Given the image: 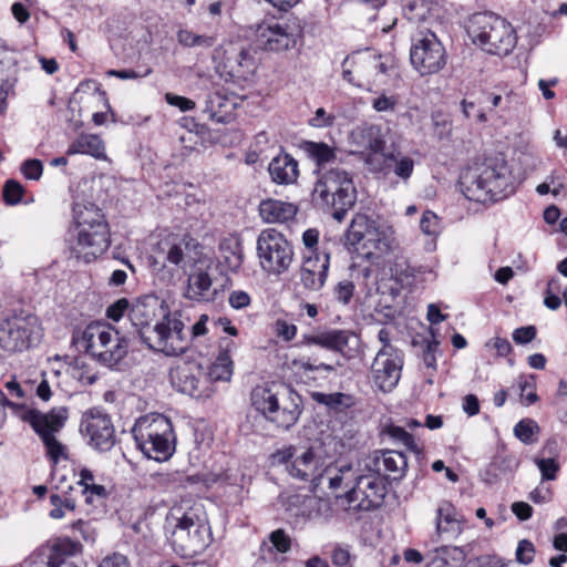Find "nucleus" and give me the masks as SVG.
<instances>
[{"label": "nucleus", "mask_w": 567, "mask_h": 567, "mask_svg": "<svg viewBox=\"0 0 567 567\" xmlns=\"http://www.w3.org/2000/svg\"><path fill=\"white\" fill-rule=\"evenodd\" d=\"M346 245L371 265H380L383 259L400 249L394 228L379 224L364 214H357L346 233Z\"/></svg>", "instance_id": "f257e3e1"}, {"label": "nucleus", "mask_w": 567, "mask_h": 567, "mask_svg": "<svg viewBox=\"0 0 567 567\" xmlns=\"http://www.w3.org/2000/svg\"><path fill=\"white\" fill-rule=\"evenodd\" d=\"M464 196L477 203H494L513 192L511 172L503 161L487 159L464 169L460 176Z\"/></svg>", "instance_id": "f03ea898"}, {"label": "nucleus", "mask_w": 567, "mask_h": 567, "mask_svg": "<svg viewBox=\"0 0 567 567\" xmlns=\"http://www.w3.org/2000/svg\"><path fill=\"white\" fill-rule=\"evenodd\" d=\"M73 343L99 363L112 368L128 352V339L113 326L94 321L72 336Z\"/></svg>", "instance_id": "7ed1b4c3"}, {"label": "nucleus", "mask_w": 567, "mask_h": 567, "mask_svg": "<svg viewBox=\"0 0 567 567\" xmlns=\"http://www.w3.org/2000/svg\"><path fill=\"white\" fill-rule=\"evenodd\" d=\"M78 234L70 244L74 258L89 264L110 247V229L101 209L94 205L76 206L74 209Z\"/></svg>", "instance_id": "20e7f679"}, {"label": "nucleus", "mask_w": 567, "mask_h": 567, "mask_svg": "<svg viewBox=\"0 0 567 567\" xmlns=\"http://www.w3.org/2000/svg\"><path fill=\"white\" fill-rule=\"evenodd\" d=\"M300 396L281 383L258 385L251 392V404L278 429L289 430L300 417Z\"/></svg>", "instance_id": "39448f33"}, {"label": "nucleus", "mask_w": 567, "mask_h": 567, "mask_svg": "<svg viewBox=\"0 0 567 567\" xmlns=\"http://www.w3.org/2000/svg\"><path fill=\"white\" fill-rule=\"evenodd\" d=\"M167 519L174 525L173 542L187 554L202 553L210 543L208 518L200 504L174 506Z\"/></svg>", "instance_id": "423d86ee"}, {"label": "nucleus", "mask_w": 567, "mask_h": 567, "mask_svg": "<svg viewBox=\"0 0 567 567\" xmlns=\"http://www.w3.org/2000/svg\"><path fill=\"white\" fill-rule=\"evenodd\" d=\"M466 32L473 43L491 54L507 55L516 45V34L508 21L492 12L470 17Z\"/></svg>", "instance_id": "0eeeda50"}, {"label": "nucleus", "mask_w": 567, "mask_h": 567, "mask_svg": "<svg viewBox=\"0 0 567 567\" xmlns=\"http://www.w3.org/2000/svg\"><path fill=\"white\" fill-rule=\"evenodd\" d=\"M134 440L142 453L157 462L167 461L175 451V434L171 420L158 413L137 419L133 426Z\"/></svg>", "instance_id": "6e6552de"}, {"label": "nucleus", "mask_w": 567, "mask_h": 567, "mask_svg": "<svg viewBox=\"0 0 567 567\" xmlns=\"http://www.w3.org/2000/svg\"><path fill=\"white\" fill-rule=\"evenodd\" d=\"M43 336L40 318L30 311L12 312L0 319V349L8 354L38 347Z\"/></svg>", "instance_id": "1a4fd4ad"}, {"label": "nucleus", "mask_w": 567, "mask_h": 567, "mask_svg": "<svg viewBox=\"0 0 567 567\" xmlns=\"http://www.w3.org/2000/svg\"><path fill=\"white\" fill-rule=\"evenodd\" d=\"M12 412L38 434L45 447L47 455L54 463H58L61 457H65V447L56 439V434L64 427L68 420L65 408H53L44 413L21 404L12 405Z\"/></svg>", "instance_id": "9d476101"}, {"label": "nucleus", "mask_w": 567, "mask_h": 567, "mask_svg": "<svg viewBox=\"0 0 567 567\" xmlns=\"http://www.w3.org/2000/svg\"><path fill=\"white\" fill-rule=\"evenodd\" d=\"M313 200L322 206L333 208V217L342 220L347 210L355 203V188L349 174L339 168L324 172L318 178Z\"/></svg>", "instance_id": "9b49d317"}, {"label": "nucleus", "mask_w": 567, "mask_h": 567, "mask_svg": "<svg viewBox=\"0 0 567 567\" xmlns=\"http://www.w3.org/2000/svg\"><path fill=\"white\" fill-rule=\"evenodd\" d=\"M256 250L260 268L269 276L287 272L295 259L292 244L275 228L261 230Z\"/></svg>", "instance_id": "f8f14e48"}, {"label": "nucleus", "mask_w": 567, "mask_h": 567, "mask_svg": "<svg viewBox=\"0 0 567 567\" xmlns=\"http://www.w3.org/2000/svg\"><path fill=\"white\" fill-rule=\"evenodd\" d=\"M142 339L151 349L166 355L183 353L189 343V336L184 331V323L171 313H163L162 320L156 321L153 328L143 330Z\"/></svg>", "instance_id": "ddd939ff"}, {"label": "nucleus", "mask_w": 567, "mask_h": 567, "mask_svg": "<svg viewBox=\"0 0 567 567\" xmlns=\"http://www.w3.org/2000/svg\"><path fill=\"white\" fill-rule=\"evenodd\" d=\"M410 61L422 76L435 74L444 68L446 52L434 32L421 30L413 35Z\"/></svg>", "instance_id": "4468645a"}, {"label": "nucleus", "mask_w": 567, "mask_h": 567, "mask_svg": "<svg viewBox=\"0 0 567 567\" xmlns=\"http://www.w3.org/2000/svg\"><path fill=\"white\" fill-rule=\"evenodd\" d=\"M403 358L394 347L381 348L371 365L373 384L382 392L392 391L399 383Z\"/></svg>", "instance_id": "2eb2a0df"}, {"label": "nucleus", "mask_w": 567, "mask_h": 567, "mask_svg": "<svg viewBox=\"0 0 567 567\" xmlns=\"http://www.w3.org/2000/svg\"><path fill=\"white\" fill-rule=\"evenodd\" d=\"M350 143L355 152L363 155V161L370 171L382 169L380 159L384 155L385 138L378 125L355 127L350 134Z\"/></svg>", "instance_id": "dca6fc26"}, {"label": "nucleus", "mask_w": 567, "mask_h": 567, "mask_svg": "<svg viewBox=\"0 0 567 567\" xmlns=\"http://www.w3.org/2000/svg\"><path fill=\"white\" fill-rule=\"evenodd\" d=\"M81 433L95 450L110 451L115 444V429L111 417L100 410H89L80 423Z\"/></svg>", "instance_id": "f3484780"}, {"label": "nucleus", "mask_w": 567, "mask_h": 567, "mask_svg": "<svg viewBox=\"0 0 567 567\" xmlns=\"http://www.w3.org/2000/svg\"><path fill=\"white\" fill-rule=\"evenodd\" d=\"M169 380L175 390L189 396H209L212 393L204 370L195 362H182L173 367Z\"/></svg>", "instance_id": "a211bd4d"}, {"label": "nucleus", "mask_w": 567, "mask_h": 567, "mask_svg": "<svg viewBox=\"0 0 567 567\" xmlns=\"http://www.w3.org/2000/svg\"><path fill=\"white\" fill-rule=\"evenodd\" d=\"M354 481L355 484L346 493L350 505L368 511L382 503L386 488L381 474L361 475Z\"/></svg>", "instance_id": "6ab92c4d"}, {"label": "nucleus", "mask_w": 567, "mask_h": 567, "mask_svg": "<svg viewBox=\"0 0 567 567\" xmlns=\"http://www.w3.org/2000/svg\"><path fill=\"white\" fill-rule=\"evenodd\" d=\"M274 456L279 462L288 464L287 470L291 476L302 481H311L313 488L316 487V478L320 471L319 460L312 449L298 453L295 446H288L278 451Z\"/></svg>", "instance_id": "aec40b11"}, {"label": "nucleus", "mask_w": 567, "mask_h": 567, "mask_svg": "<svg viewBox=\"0 0 567 567\" xmlns=\"http://www.w3.org/2000/svg\"><path fill=\"white\" fill-rule=\"evenodd\" d=\"M256 45L265 51L281 52L293 48L297 38L288 27L275 23H261L255 32Z\"/></svg>", "instance_id": "412c9836"}, {"label": "nucleus", "mask_w": 567, "mask_h": 567, "mask_svg": "<svg viewBox=\"0 0 567 567\" xmlns=\"http://www.w3.org/2000/svg\"><path fill=\"white\" fill-rule=\"evenodd\" d=\"M373 65L369 49L352 52L342 61V79L353 86L363 87L373 81Z\"/></svg>", "instance_id": "4be33fe9"}, {"label": "nucleus", "mask_w": 567, "mask_h": 567, "mask_svg": "<svg viewBox=\"0 0 567 567\" xmlns=\"http://www.w3.org/2000/svg\"><path fill=\"white\" fill-rule=\"evenodd\" d=\"M212 260L198 259L188 275L186 296L192 300H209L212 297L213 280L209 275Z\"/></svg>", "instance_id": "5701e85b"}, {"label": "nucleus", "mask_w": 567, "mask_h": 567, "mask_svg": "<svg viewBox=\"0 0 567 567\" xmlns=\"http://www.w3.org/2000/svg\"><path fill=\"white\" fill-rule=\"evenodd\" d=\"M329 269V256L318 255L305 258L300 271V282L306 290L319 291L326 284Z\"/></svg>", "instance_id": "b1692460"}, {"label": "nucleus", "mask_w": 567, "mask_h": 567, "mask_svg": "<svg viewBox=\"0 0 567 567\" xmlns=\"http://www.w3.org/2000/svg\"><path fill=\"white\" fill-rule=\"evenodd\" d=\"M225 68L231 76L243 80L250 79L257 70V62L251 49L231 47L226 50Z\"/></svg>", "instance_id": "393cba45"}, {"label": "nucleus", "mask_w": 567, "mask_h": 567, "mask_svg": "<svg viewBox=\"0 0 567 567\" xmlns=\"http://www.w3.org/2000/svg\"><path fill=\"white\" fill-rule=\"evenodd\" d=\"M198 259H202L198 252V244L189 237H183L173 243L166 254V261L182 269L193 267L198 262Z\"/></svg>", "instance_id": "a878e982"}, {"label": "nucleus", "mask_w": 567, "mask_h": 567, "mask_svg": "<svg viewBox=\"0 0 567 567\" xmlns=\"http://www.w3.org/2000/svg\"><path fill=\"white\" fill-rule=\"evenodd\" d=\"M368 466L375 473L382 475L383 471L384 474L392 476L393 480H396L404 475L408 468V461L406 456L401 452L385 451L380 455L375 453Z\"/></svg>", "instance_id": "bb28decb"}, {"label": "nucleus", "mask_w": 567, "mask_h": 567, "mask_svg": "<svg viewBox=\"0 0 567 567\" xmlns=\"http://www.w3.org/2000/svg\"><path fill=\"white\" fill-rule=\"evenodd\" d=\"M258 210L262 221L284 224L295 218L298 207L292 203L267 198L260 202Z\"/></svg>", "instance_id": "cd10ccee"}, {"label": "nucleus", "mask_w": 567, "mask_h": 567, "mask_svg": "<svg viewBox=\"0 0 567 567\" xmlns=\"http://www.w3.org/2000/svg\"><path fill=\"white\" fill-rule=\"evenodd\" d=\"M159 310L161 315L165 313L162 303L154 297H146L136 300L131 308V320L135 327L140 328V334L142 336L143 330L153 328L152 322L157 316Z\"/></svg>", "instance_id": "c85d7f7f"}, {"label": "nucleus", "mask_w": 567, "mask_h": 567, "mask_svg": "<svg viewBox=\"0 0 567 567\" xmlns=\"http://www.w3.org/2000/svg\"><path fill=\"white\" fill-rule=\"evenodd\" d=\"M220 352L216 360L210 364L208 371L205 372L207 378V384L210 386V382L216 381H229L234 371V362L229 355V352L235 348V342L229 339H225L220 346Z\"/></svg>", "instance_id": "c756f323"}, {"label": "nucleus", "mask_w": 567, "mask_h": 567, "mask_svg": "<svg viewBox=\"0 0 567 567\" xmlns=\"http://www.w3.org/2000/svg\"><path fill=\"white\" fill-rule=\"evenodd\" d=\"M354 480L355 475L353 468L349 465L341 467L327 466L318 474L315 491L326 485L332 491H337L341 487H350Z\"/></svg>", "instance_id": "7c9ffc66"}, {"label": "nucleus", "mask_w": 567, "mask_h": 567, "mask_svg": "<svg viewBox=\"0 0 567 567\" xmlns=\"http://www.w3.org/2000/svg\"><path fill=\"white\" fill-rule=\"evenodd\" d=\"M350 336V331L333 329L312 334H303L301 344H317L329 350L342 351L348 346Z\"/></svg>", "instance_id": "2f4dec72"}, {"label": "nucleus", "mask_w": 567, "mask_h": 567, "mask_svg": "<svg viewBox=\"0 0 567 567\" xmlns=\"http://www.w3.org/2000/svg\"><path fill=\"white\" fill-rule=\"evenodd\" d=\"M268 171L271 179L281 185L293 184L299 175L297 161L288 154L274 157L269 163Z\"/></svg>", "instance_id": "473e14b6"}, {"label": "nucleus", "mask_w": 567, "mask_h": 567, "mask_svg": "<svg viewBox=\"0 0 567 567\" xmlns=\"http://www.w3.org/2000/svg\"><path fill=\"white\" fill-rule=\"evenodd\" d=\"M436 532L446 539L456 538L462 533V524L452 504L443 503L437 508Z\"/></svg>", "instance_id": "72a5a7b5"}, {"label": "nucleus", "mask_w": 567, "mask_h": 567, "mask_svg": "<svg viewBox=\"0 0 567 567\" xmlns=\"http://www.w3.org/2000/svg\"><path fill=\"white\" fill-rule=\"evenodd\" d=\"M380 164L382 169L372 171L373 173H383L386 175L390 172H393L395 176L404 182L411 177L414 169V161L410 156L402 155L401 153H389L382 155Z\"/></svg>", "instance_id": "f704fd0d"}, {"label": "nucleus", "mask_w": 567, "mask_h": 567, "mask_svg": "<svg viewBox=\"0 0 567 567\" xmlns=\"http://www.w3.org/2000/svg\"><path fill=\"white\" fill-rule=\"evenodd\" d=\"M84 154L97 159H105V146L95 134H82L66 150V155Z\"/></svg>", "instance_id": "c9c22d12"}, {"label": "nucleus", "mask_w": 567, "mask_h": 567, "mask_svg": "<svg viewBox=\"0 0 567 567\" xmlns=\"http://www.w3.org/2000/svg\"><path fill=\"white\" fill-rule=\"evenodd\" d=\"M311 398L316 403L322 404L336 413L344 412L354 404L353 396L342 392H312Z\"/></svg>", "instance_id": "e433bc0d"}, {"label": "nucleus", "mask_w": 567, "mask_h": 567, "mask_svg": "<svg viewBox=\"0 0 567 567\" xmlns=\"http://www.w3.org/2000/svg\"><path fill=\"white\" fill-rule=\"evenodd\" d=\"M234 106L235 103L228 97L224 96L220 92H214L207 96L205 112L212 120L221 122L229 109Z\"/></svg>", "instance_id": "4c0bfd02"}, {"label": "nucleus", "mask_w": 567, "mask_h": 567, "mask_svg": "<svg viewBox=\"0 0 567 567\" xmlns=\"http://www.w3.org/2000/svg\"><path fill=\"white\" fill-rule=\"evenodd\" d=\"M177 41L185 48L209 49L216 43V37L210 34H197L188 29L177 32Z\"/></svg>", "instance_id": "58836bf2"}, {"label": "nucleus", "mask_w": 567, "mask_h": 567, "mask_svg": "<svg viewBox=\"0 0 567 567\" xmlns=\"http://www.w3.org/2000/svg\"><path fill=\"white\" fill-rule=\"evenodd\" d=\"M403 14L410 22H423L431 14V7L426 0H406Z\"/></svg>", "instance_id": "ea45409f"}, {"label": "nucleus", "mask_w": 567, "mask_h": 567, "mask_svg": "<svg viewBox=\"0 0 567 567\" xmlns=\"http://www.w3.org/2000/svg\"><path fill=\"white\" fill-rule=\"evenodd\" d=\"M292 365L295 368H297L298 370H302L305 372L324 371L327 373H332L337 370V367H340V363L339 362H337L336 364L324 363V362L318 361L317 358L301 357L299 359H295L292 361Z\"/></svg>", "instance_id": "a19ab883"}, {"label": "nucleus", "mask_w": 567, "mask_h": 567, "mask_svg": "<svg viewBox=\"0 0 567 567\" xmlns=\"http://www.w3.org/2000/svg\"><path fill=\"white\" fill-rule=\"evenodd\" d=\"M539 433V426L536 421L532 419H524L519 421L514 427L515 436L524 444H532L536 442L534 437Z\"/></svg>", "instance_id": "79ce46f5"}, {"label": "nucleus", "mask_w": 567, "mask_h": 567, "mask_svg": "<svg viewBox=\"0 0 567 567\" xmlns=\"http://www.w3.org/2000/svg\"><path fill=\"white\" fill-rule=\"evenodd\" d=\"M50 503L52 509L49 515L53 519H61L65 516L66 512H74L75 502L71 497H61L59 494L50 495Z\"/></svg>", "instance_id": "37998d69"}, {"label": "nucleus", "mask_w": 567, "mask_h": 567, "mask_svg": "<svg viewBox=\"0 0 567 567\" xmlns=\"http://www.w3.org/2000/svg\"><path fill=\"white\" fill-rule=\"evenodd\" d=\"M384 432L395 442L405 446L409 451L419 452L414 437L408 433L402 426L388 425Z\"/></svg>", "instance_id": "c03bdc74"}, {"label": "nucleus", "mask_w": 567, "mask_h": 567, "mask_svg": "<svg viewBox=\"0 0 567 567\" xmlns=\"http://www.w3.org/2000/svg\"><path fill=\"white\" fill-rule=\"evenodd\" d=\"M517 382L520 391V402L525 405L537 402L538 395L535 391L536 382L534 375H522L518 378Z\"/></svg>", "instance_id": "a18cd8bd"}, {"label": "nucleus", "mask_w": 567, "mask_h": 567, "mask_svg": "<svg viewBox=\"0 0 567 567\" xmlns=\"http://www.w3.org/2000/svg\"><path fill=\"white\" fill-rule=\"evenodd\" d=\"M420 228L424 235L435 239L441 233V225L437 215L431 210L424 212L420 220Z\"/></svg>", "instance_id": "49530a36"}, {"label": "nucleus", "mask_w": 567, "mask_h": 567, "mask_svg": "<svg viewBox=\"0 0 567 567\" xmlns=\"http://www.w3.org/2000/svg\"><path fill=\"white\" fill-rule=\"evenodd\" d=\"M309 152L319 165L330 163L336 157L334 150L324 143H311Z\"/></svg>", "instance_id": "de8ad7c7"}, {"label": "nucleus", "mask_w": 567, "mask_h": 567, "mask_svg": "<svg viewBox=\"0 0 567 567\" xmlns=\"http://www.w3.org/2000/svg\"><path fill=\"white\" fill-rule=\"evenodd\" d=\"M391 276L401 285H409L414 277L413 269L408 265L406 260H396L390 268Z\"/></svg>", "instance_id": "09e8293b"}, {"label": "nucleus", "mask_w": 567, "mask_h": 567, "mask_svg": "<svg viewBox=\"0 0 567 567\" xmlns=\"http://www.w3.org/2000/svg\"><path fill=\"white\" fill-rule=\"evenodd\" d=\"M82 495L84 496L85 503L92 506H100L107 497V492L105 486L101 484H96L93 487L82 489Z\"/></svg>", "instance_id": "8fccbe9b"}, {"label": "nucleus", "mask_w": 567, "mask_h": 567, "mask_svg": "<svg viewBox=\"0 0 567 567\" xmlns=\"http://www.w3.org/2000/svg\"><path fill=\"white\" fill-rule=\"evenodd\" d=\"M59 546L60 545L55 546V551L51 554L47 559L41 556L32 557L25 561L24 567H63L64 564L59 557Z\"/></svg>", "instance_id": "3c124183"}, {"label": "nucleus", "mask_w": 567, "mask_h": 567, "mask_svg": "<svg viewBox=\"0 0 567 567\" xmlns=\"http://www.w3.org/2000/svg\"><path fill=\"white\" fill-rule=\"evenodd\" d=\"M353 292L354 285L350 280L339 281L333 289L336 300L342 305H348L350 302L353 297Z\"/></svg>", "instance_id": "603ef678"}, {"label": "nucleus", "mask_w": 567, "mask_h": 567, "mask_svg": "<svg viewBox=\"0 0 567 567\" xmlns=\"http://www.w3.org/2000/svg\"><path fill=\"white\" fill-rule=\"evenodd\" d=\"M22 195L23 188L18 182L10 179L4 184L3 198L6 203L16 205L22 199Z\"/></svg>", "instance_id": "864d4df0"}, {"label": "nucleus", "mask_w": 567, "mask_h": 567, "mask_svg": "<svg viewBox=\"0 0 567 567\" xmlns=\"http://www.w3.org/2000/svg\"><path fill=\"white\" fill-rule=\"evenodd\" d=\"M535 546L527 539H522L516 548V559L523 565H528L534 560Z\"/></svg>", "instance_id": "5fc2aeb1"}, {"label": "nucleus", "mask_w": 567, "mask_h": 567, "mask_svg": "<svg viewBox=\"0 0 567 567\" xmlns=\"http://www.w3.org/2000/svg\"><path fill=\"white\" fill-rule=\"evenodd\" d=\"M536 464L540 471L543 480H555L559 470L558 463L553 458H537Z\"/></svg>", "instance_id": "6e6d98bb"}, {"label": "nucleus", "mask_w": 567, "mask_h": 567, "mask_svg": "<svg viewBox=\"0 0 567 567\" xmlns=\"http://www.w3.org/2000/svg\"><path fill=\"white\" fill-rule=\"evenodd\" d=\"M398 97L395 95L380 94L372 101V107L377 112H393L398 104Z\"/></svg>", "instance_id": "4d7b16f0"}, {"label": "nucleus", "mask_w": 567, "mask_h": 567, "mask_svg": "<svg viewBox=\"0 0 567 567\" xmlns=\"http://www.w3.org/2000/svg\"><path fill=\"white\" fill-rule=\"evenodd\" d=\"M21 172L28 179L38 181L43 173L42 162L39 159H27L21 165Z\"/></svg>", "instance_id": "13d9d810"}, {"label": "nucleus", "mask_w": 567, "mask_h": 567, "mask_svg": "<svg viewBox=\"0 0 567 567\" xmlns=\"http://www.w3.org/2000/svg\"><path fill=\"white\" fill-rule=\"evenodd\" d=\"M274 547L280 553H287L291 547V539L284 529H276L269 535Z\"/></svg>", "instance_id": "bf43d9fd"}, {"label": "nucleus", "mask_w": 567, "mask_h": 567, "mask_svg": "<svg viewBox=\"0 0 567 567\" xmlns=\"http://www.w3.org/2000/svg\"><path fill=\"white\" fill-rule=\"evenodd\" d=\"M275 332L282 340L291 341L297 334V326L279 319L275 322Z\"/></svg>", "instance_id": "052dcab7"}, {"label": "nucleus", "mask_w": 567, "mask_h": 567, "mask_svg": "<svg viewBox=\"0 0 567 567\" xmlns=\"http://www.w3.org/2000/svg\"><path fill=\"white\" fill-rule=\"evenodd\" d=\"M332 564L337 567H352L351 555L347 547L337 546L331 554Z\"/></svg>", "instance_id": "680f3d73"}, {"label": "nucleus", "mask_w": 567, "mask_h": 567, "mask_svg": "<svg viewBox=\"0 0 567 567\" xmlns=\"http://www.w3.org/2000/svg\"><path fill=\"white\" fill-rule=\"evenodd\" d=\"M536 337V328L534 326H527L517 328L513 332V340L517 344H526L533 341Z\"/></svg>", "instance_id": "e2e57ef3"}, {"label": "nucleus", "mask_w": 567, "mask_h": 567, "mask_svg": "<svg viewBox=\"0 0 567 567\" xmlns=\"http://www.w3.org/2000/svg\"><path fill=\"white\" fill-rule=\"evenodd\" d=\"M334 122V115L326 112L323 107L317 109L315 116L309 121V124L313 127H328Z\"/></svg>", "instance_id": "0e129e2a"}, {"label": "nucleus", "mask_w": 567, "mask_h": 567, "mask_svg": "<svg viewBox=\"0 0 567 567\" xmlns=\"http://www.w3.org/2000/svg\"><path fill=\"white\" fill-rule=\"evenodd\" d=\"M165 100L169 105L176 106L183 112L190 111L195 107L194 101L173 93H166Z\"/></svg>", "instance_id": "69168bd1"}, {"label": "nucleus", "mask_w": 567, "mask_h": 567, "mask_svg": "<svg viewBox=\"0 0 567 567\" xmlns=\"http://www.w3.org/2000/svg\"><path fill=\"white\" fill-rule=\"evenodd\" d=\"M128 309V301L125 298L118 299L114 303H112L107 310L106 316L114 320L118 321L123 316L124 312Z\"/></svg>", "instance_id": "338daca9"}, {"label": "nucleus", "mask_w": 567, "mask_h": 567, "mask_svg": "<svg viewBox=\"0 0 567 567\" xmlns=\"http://www.w3.org/2000/svg\"><path fill=\"white\" fill-rule=\"evenodd\" d=\"M99 567H130L126 556L121 554H113L106 556L99 565Z\"/></svg>", "instance_id": "774afa93"}]
</instances>
